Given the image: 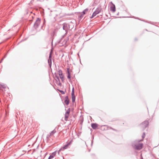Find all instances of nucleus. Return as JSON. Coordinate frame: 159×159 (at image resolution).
Masks as SVG:
<instances>
[{
    "mask_svg": "<svg viewBox=\"0 0 159 159\" xmlns=\"http://www.w3.org/2000/svg\"><path fill=\"white\" fill-rule=\"evenodd\" d=\"M98 126V125L96 123H92L91 124V127L93 129H96Z\"/></svg>",
    "mask_w": 159,
    "mask_h": 159,
    "instance_id": "14",
    "label": "nucleus"
},
{
    "mask_svg": "<svg viewBox=\"0 0 159 159\" xmlns=\"http://www.w3.org/2000/svg\"><path fill=\"white\" fill-rule=\"evenodd\" d=\"M69 70H70L69 68H67V77L68 79L70 80V78H71V76H70V71H69Z\"/></svg>",
    "mask_w": 159,
    "mask_h": 159,
    "instance_id": "13",
    "label": "nucleus"
},
{
    "mask_svg": "<svg viewBox=\"0 0 159 159\" xmlns=\"http://www.w3.org/2000/svg\"><path fill=\"white\" fill-rule=\"evenodd\" d=\"M145 133H143L142 135V140H139L138 141V142L139 143V142H140V141H143V139L145 138Z\"/></svg>",
    "mask_w": 159,
    "mask_h": 159,
    "instance_id": "17",
    "label": "nucleus"
},
{
    "mask_svg": "<svg viewBox=\"0 0 159 159\" xmlns=\"http://www.w3.org/2000/svg\"><path fill=\"white\" fill-rule=\"evenodd\" d=\"M89 10V9L88 8H86L84 9L82 12L81 13L83 14V15H85L86 12H87Z\"/></svg>",
    "mask_w": 159,
    "mask_h": 159,
    "instance_id": "15",
    "label": "nucleus"
},
{
    "mask_svg": "<svg viewBox=\"0 0 159 159\" xmlns=\"http://www.w3.org/2000/svg\"><path fill=\"white\" fill-rule=\"evenodd\" d=\"M41 23V19L38 18L35 21L34 25V27L35 29L37 28L39 25Z\"/></svg>",
    "mask_w": 159,
    "mask_h": 159,
    "instance_id": "4",
    "label": "nucleus"
},
{
    "mask_svg": "<svg viewBox=\"0 0 159 159\" xmlns=\"http://www.w3.org/2000/svg\"><path fill=\"white\" fill-rule=\"evenodd\" d=\"M72 142H73V140H71L69 142H67L66 144L65 145H64L58 151V154H59V153L61 151L64 150L66 149H67L68 148L69 146L71 144Z\"/></svg>",
    "mask_w": 159,
    "mask_h": 159,
    "instance_id": "2",
    "label": "nucleus"
},
{
    "mask_svg": "<svg viewBox=\"0 0 159 159\" xmlns=\"http://www.w3.org/2000/svg\"><path fill=\"white\" fill-rule=\"evenodd\" d=\"M84 15L81 13V15L79 16V18L80 20L81 19L83 18Z\"/></svg>",
    "mask_w": 159,
    "mask_h": 159,
    "instance_id": "20",
    "label": "nucleus"
},
{
    "mask_svg": "<svg viewBox=\"0 0 159 159\" xmlns=\"http://www.w3.org/2000/svg\"><path fill=\"white\" fill-rule=\"evenodd\" d=\"M148 121H145L143 123H142V125L143 126V127L145 128L147 127L148 125Z\"/></svg>",
    "mask_w": 159,
    "mask_h": 159,
    "instance_id": "9",
    "label": "nucleus"
},
{
    "mask_svg": "<svg viewBox=\"0 0 159 159\" xmlns=\"http://www.w3.org/2000/svg\"><path fill=\"white\" fill-rule=\"evenodd\" d=\"M57 151H56L54 152H53L51 155L50 156L48 157V159H51L53 158L55 156L56 154Z\"/></svg>",
    "mask_w": 159,
    "mask_h": 159,
    "instance_id": "11",
    "label": "nucleus"
},
{
    "mask_svg": "<svg viewBox=\"0 0 159 159\" xmlns=\"http://www.w3.org/2000/svg\"><path fill=\"white\" fill-rule=\"evenodd\" d=\"M74 88H73L72 92H71V96H74Z\"/></svg>",
    "mask_w": 159,
    "mask_h": 159,
    "instance_id": "21",
    "label": "nucleus"
},
{
    "mask_svg": "<svg viewBox=\"0 0 159 159\" xmlns=\"http://www.w3.org/2000/svg\"><path fill=\"white\" fill-rule=\"evenodd\" d=\"M52 59V52H51L49 54L48 59Z\"/></svg>",
    "mask_w": 159,
    "mask_h": 159,
    "instance_id": "22",
    "label": "nucleus"
},
{
    "mask_svg": "<svg viewBox=\"0 0 159 159\" xmlns=\"http://www.w3.org/2000/svg\"><path fill=\"white\" fill-rule=\"evenodd\" d=\"M72 102H74L75 101V96H72Z\"/></svg>",
    "mask_w": 159,
    "mask_h": 159,
    "instance_id": "19",
    "label": "nucleus"
},
{
    "mask_svg": "<svg viewBox=\"0 0 159 159\" xmlns=\"http://www.w3.org/2000/svg\"><path fill=\"white\" fill-rule=\"evenodd\" d=\"M37 1H40V0H37Z\"/></svg>",
    "mask_w": 159,
    "mask_h": 159,
    "instance_id": "25",
    "label": "nucleus"
},
{
    "mask_svg": "<svg viewBox=\"0 0 159 159\" xmlns=\"http://www.w3.org/2000/svg\"><path fill=\"white\" fill-rule=\"evenodd\" d=\"M63 29L65 30V31L67 32L68 30V26H69L68 24L66 23H64L63 24Z\"/></svg>",
    "mask_w": 159,
    "mask_h": 159,
    "instance_id": "7",
    "label": "nucleus"
},
{
    "mask_svg": "<svg viewBox=\"0 0 159 159\" xmlns=\"http://www.w3.org/2000/svg\"><path fill=\"white\" fill-rule=\"evenodd\" d=\"M3 58H2V59L1 60V61H2L3 60Z\"/></svg>",
    "mask_w": 159,
    "mask_h": 159,
    "instance_id": "26",
    "label": "nucleus"
},
{
    "mask_svg": "<svg viewBox=\"0 0 159 159\" xmlns=\"http://www.w3.org/2000/svg\"><path fill=\"white\" fill-rule=\"evenodd\" d=\"M143 143H135L132 144L133 147L135 149L137 150H139L143 148Z\"/></svg>",
    "mask_w": 159,
    "mask_h": 159,
    "instance_id": "3",
    "label": "nucleus"
},
{
    "mask_svg": "<svg viewBox=\"0 0 159 159\" xmlns=\"http://www.w3.org/2000/svg\"><path fill=\"white\" fill-rule=\"evenodd\" d=\"M70 112V109L69 108L66 112L65 116V120L66 121L68 120V118L69 116V114Z\"/></svg>",
    "mask_w": 159,
    "mask_h": 159,
    "instance_id": "5",
    "label": "nucleus"
},
{
    "mask_svg": "<svg viewBox=\"0 0 159 159\" xmlns=\"http://www.w3.org/2000/svg\"><path fill=\"white\" fill-rule=\"evenodd\" d=\"M102 11V8L101 6H98L96 9L95 11L93 13L92 16L90 17L91 18H93L101 12Z\"/></svg>",
    "mask_w": 159,
    "mask_h": 159,
    "instance_id": "1",
    "label": "nucleus"
},
{
    "mask_svg": "<svg viewBox=\"0 0 159 159\" xmlns=\"http://www.w3.org/2000/svg\"><path fill=\"white\" fill-rule=\"evenodd\" d=\"M110 129H112V130H114V131H116V129H114L113 128H112V127H110Z\"/></svg>",
    "mask_w": 159,
    "mask_h": 159,
    "instance_id": "23",
    "label": "nucleus"
},
{
    "mask_svg": "<svg viewBox=\"0 0 159 159\" xmlns=\"http://www.w3.org/2000/svg\"><path fill=\"white\" fill-rule=\"evenodd\" d=\"M110 11L112 12H114L115 11H116V8L115 5L113 4H112V5L111 6L110 8Z\"/></svg>",
    "mask_w": 159,
    "mask_h": 159,
    "instance_id": "10",
    "label": "nucleus"
},
{
    "mask_svg": "<svg viewBox=\"0 0 159 159\" xmlns=\"http://www.w3.org/2000/svg\"><path fill=\"white\" fill-rule=\"evenodd\" d=\"M48 63L49 67H51L52 65V59H48Z\"/></svg>",
    "mask_w": 159,
    "mask_h": 159,
    "instance_id": "16",
    "label": "nucleus"
},
{
    "mask_svg": "<svg viewBox=\"0 0 159 159\" xmlns=\"http://www.w3.org/2000/svg\"><path fill=\"white\" fill-rule=\"evenodd\" d=\"M60 92L62 94H64L65 93L64 92V91H61Z\"/></svg>",
    "mask_w": 159,
    "mask_h": 159,
    "instance_id": "24",
    "label": "nucleus"
},
{
    "mask_svg": "<svg viewBox=\"0 0 159 159\" xmlns=\"http://www.w3.org/2000/svg\"><path fill=\"white\" fill-rule=\"evenodd\" d=\"M58 72L60 78L61 80L62 81H63L64 79V75H63V73L61 70H59Z\"/></svg>",
    "mask_w": 159,
    "mask_h": 159,
    "instance_id": "6",
    "label": "nucleus"
},
{
    "mask_svg": "<svg viewBox=\"0 0 159 159\" xmlns=\"http://www.w3.org/2000/svg\"><path fill=\"white\" fill-rule=\"evenodd\" d=\"M69 103V98L68 97L66 96V99L64 101V103L66 105H68Z\"/></svg>",
    "mask_w": 159,
    "mask_h": 159,
    "instance_id": "12",
    "label": "nucleus"
},
{
    "mask_svg": "<svg viewBox=\"0 0 159 159\" xmlns=\"http://www.w3.org/2000/svg\"><path fill=\"white\" fill-rule=\"evenodd\" d=\"M56 131L55 129H54L53 130H52L51 132L49 134H48L47 135V138H49L52 135H53L55 133H56Z\"/></svg>",
    "mask_w": 159,
    "mask_h": 159,
    "instance_id": "8",
    "label": "nucleus"
},
{
    "mask_svg": "<svg viewBox=\"0 0 159 159\" xmlns=\"http://www.w3.org/2000/svg\"><path fill=\"white\" fill-rule=\"evenodd\" d=\"M6 86L5 85L0 84V89H5Z\"/></svg>",
    "mask_w": 159,
    "mask_h": 159,
    "instance_id": "18",
    "label": "nucleus"
}]
</instances>
